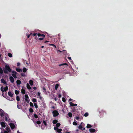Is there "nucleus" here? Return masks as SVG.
<instances>
[{"mask_svg":"<svg viewBox=\"0 0 133 133\" xmlns=\"http://www.w3.org/2000/svg\"><path fill=\"white\" fill-rule=\"evenodd\" d=\"M8 89V87L7 86H6L4 88L3 86L2 87H1V90L2 92H4L2 94L3 96L6 98L7 99H8V97L7 94L6 93V91H7Z\"/></svg>","mask_w":133,"mask_h":133,"instance_id":"obj_1","label":"nucleus"},{"mask_svg":"<svg viewBox=\"0 0 133 133\" xmlns=\"http://www.w3.org/2000/svg\"><path fill=\"white\" fill-rule=\"evenodd\" d=\"M39 37H42V38H38V40H39L41 41L43 39V38L45 37V35L44 34H41L40 33H38L37 34Z\"/></svg>","mask_w":133,"mask_h":133,"instance_id":"obj_2","label":"nucleus"},{"mask_svg":"<svg viewBox=\"0 0 133 133\" xmlns=\"http://www.w3.org/2000/svg\"><path fill=\"white\" fill-rule=\"evenodd\" d=\"M52 113L53 114V116L54 117H56L59 114V113L58 111L56 110L53 111L52 112Z\"/></svg>","mask_w":133,"mask_h":133,"instance_id":"obj_3","label":"nucleus"},{"mask_svg":"<svg viewBox=\"0 0 133 133\" xmlns=\"http://www.w3.org/2000/svg\"><path fill=\"white\" fill-rule=\"evenodd\" d=\"M17 74V73L16 71H12V75L13 76L15 79H16L17 78L16 76V74Z\"/></svg>","mask_w":133,"mask_h":133,"instance_id":"obj_4","label":"nucleus"},{"mask_svg":"<svg viewBox=\"0 0 133 133\" xmlns=\"http://www.w3.org/2000/svg\"><path fill=\"white\" fill-rule=\"evenodd\" d=\"M8 71V66L6 65L4 69V71L5 73H7Z\"/></svg>","mask_w":133,"mask_h":133,"instance_id":"obj_5","label":"nucleus"},{"mask_svg":"<svg viewBox=\"0 0 133 133\" xmlns=\"http://www.w3.org/2000/svg\"><path fill=\"white\" fill-rule=\"evenodd\" d=\"M9 125H10V126L12 130L14 129L15 127V125L14 123H10V124H9Z\"/></svg>","mask_w":133,"mask_h":133,"instance_id":"obj_6","label":"nucleus"},{"mask_svg":"<svg viewBox=\"0 0 133 133\" xmlns=\"http://www.w3.org/2000/svg\"><path fill=\"white\" fill-rule=\"evenodd\" d=\"M0 115L2 117L4 116V112L1 109H0Z\"/></svg>","mask_w":133,"mask_h":133,"instance_id":"obj_7","label":"nucleus"},{"mask_svg":"<svg viewBox=\"0 0 133 133\" xmlns=\"http://www.w3.org/2000/svg\"><path fill=\"white\" fill-rule=\"evenodd\" d=\"M9 79L10 81L12 83H13L14 82V79L13 77L11 76L9 78Z\"/></svg>","mask_w":133,"mask_h":133,"instance_id":"obj_8","label":"nucleus"},{"mask_svg":"<svg viewBox=\"0 0 133 133\" xmlns=\"http://www.w3.org/2000/svg\"><path fill=\"white\" fill-rule=\"evenodd\" d=\"M19 102H17V108L19 109H22V107L21 104L19 105Z\"/></svg>","mask_w":133,"mask_h":133,"instance_id":"obj_9","label":"nucleus"},{"mask_svg":"<svg viewBox=\"0 0 133 133\" xmlns=\"http://www.w3.org/2000/svg\"><path fill=\"white\" fill-rule=\"evenodd\" d=\"M2 126L4 128L5 127L6 125L5 123L3 122H1L0 123Z\"/></svg>","mask_w":133,"mask_h":133,"instance_id":"obj_10","label":"nucleus"},{"mask_svg":"<svg viewBox=\"0 0 133 133\" xmlns=\"http://www.w3.org/2000/svg\"><path fill=\"white\" fill-rule=\"evenodd\" d=\"M1 81L2 83H4L5 85H7V83H6V82L3 79H1Z\"/></svg>","mask_w":133,"mask_h":133,"instance_id":"obj_11","label":"nucleus"},{"mask_svg":"<svg viewBox=\"0 0 133 133\" xmlns=\"http://www.w3.org/2000/svg\"><path fill=\"white\" fill-rule=\"evenodd\" d=\"M69 104H70V105L71 106L74 107V106H76L77 105V104H74L73 103H72V102H70Z\"/></svg>","mask_w":133,"mask_h":133,"instance_id":"obj_12","label":"nucleus"},{"mask_svg":"<svg viewBox=\"0 0 133 133\" xmlns=\"http://www.w3.org/2000/svg\"><path fill=\"white\" fill-rule=\"evenodd\" d=\"M89 131L91 133L94 132H95V129L91 128L89 129Z\"/></svg>","mask_w":133,"mask_h":133,"instance_id":"obj_13","label":"nucleus"},{"mask_svg":"<svg viewBox=\"0 0 133 133\" xmlns=\"http://www.w3.org/2000/svg\"><path fill=\"white\" fill-rule=\"evenodd\" d=\"M21 83V81L19 80H17L16 81V83L17 85H19Z\"/></svg>","mask_w":133,"mask_h":133,"instance_id":"obj_14","label":"nucleus"},{"mask_svg":"<svg viewBox=\"0 0 133 133\" xmlns=\"http://www.w3.org/2000/svg\"><path fill=\"white\" fill-rule=\"evenodd\" d=\"M16 70L17 72H21L22 71V70L19 68H16Z\"/></svg>","mask_w":133,"mask_h":133,"instance_id":"obj_15","label":"nucleus"},{"mask_svg":"<svg viewBox=\"0 0 133 133\" xmlns=\"http://www.w3.org/2000/svg\"><path fill=\"white\" fill-rule=\"evenodd\" d=\"M78 128L80 130H83V127L81 125V124L79 125L78 127Z\"/></svg>","mask_w":133,"mask_h":133,"instance_id":"obj_16","label":"nucleus"},{"mask_svg":"<svg viewBox=\"0 0 133 133\" xmlns=\"http://www.w3.org/2000/svg\"><path fill=\"white\" fill-rule=\"evenodd\" d=\"M63 65H68V64L67 63H63L61 64H59L58 66H61Z\"/></svg>","mask_w":133,"mask_h":133,"instance_id":"obj_17","label":"nucleus"},{"mask_svg":"<svg viewBox=\"0 0 133 133\" xmlns=\"http://www.w3.org/2000/svg\"><path fill=\"white\" fill-rule=\"evenodd\" d=\"M92 127V125L89 124H88L87 126V128H91Z\"/></svg>","mask_w":133,"mask_h":133,"instance_id":"obj_18","label":"nucleus"},{"mask_svg":"<svg viewBox=\"0 0 133 133\" xmlns=\"http://www.w3.org/2000/svg\"><path fill=\"white\" fill-rule=\"evenodd\" d=\"M8 128L7 127L6 128V130L4 131L3 133H8Z\"/></svg>","mask_w":133,"mask_h":133,"instance_id":"obj_19","label":"nucleus"},{"mask_svg":"<svg viewBox=\"0 0 133 133\" xmlns=\"http://www.w3.org/2000/svg\"><path fill=\"white\" fill-rule=\"evenodd\" d=\"M58 122V121L57 120L55 119V120H54V121H53L52 122V123L54 124H55L57 123Z\"/></svg>","mask_w":133,"mask_h":133,"instance_id":"obj_20","label":"nucleus"},{"mask_svg":"<svg viewBox=\"0 0 133 133\" xmlns=\"http://www.w3.org/2000/svg\"><path fill=\"white\" fill-rule=\"evenodd\" d=\"M27 70V69H26V68L24 67L23 68V71L24 72H25Z\"/></svg>","mask_w":133,"mask_h":133,"instance_id":"obj_21","label":"nucleus"},{"mask_svg":"<svg viewBox=\"0 0 133 133\" xmlns=\"http://www.w3.org/2000/svg\"><path fill=\"white\" fill-rule=\"evenodd\" d=\"M29 83L31 85H32L33 84V82L32 80H30L29 81Z\"/></svg>","mask_w":133,"mask_h":133,"instance_id":"obj_22","label":"nucleus"},{"mask_svg":"<svg viewBox=\"0 0 133 133\" xmlns=\"http://www.w3.org/2000/svg\"><path fill=\"white\" fill-rule=\"evenodd\" d=\"M71 109L72 110V112H75L76 111V109L75 108L73 107L71 108Z\"/></svg>","mask_w":133,"mask_h":133,"instance_id":"obj_23","label":"nucleus"},{"mask_svg":"<svg viewBox=\"0 0 133 133\" xmlns=\"http://www.w3.org/2000/svg\"><path fill=\"white\" fill-rule=\"evenodd\" d=\"M62 130L61 129H58L57 130V132L59 133L61 132L62 131Z\"/></svg>","mask_w":133,"mask_h":133,"instance_id":"obj_24","label":"nucleus"},{"mask_svg":"<svg viewBox=\"0 0 133 133\" xmlns=\"http://www.w3.org/2000/svg\"><path fill=\"white\" fill-rule=\"evenodd\" d=\"M21 92L23 94H25V90L23 89H22V90H21Z\"/></svg>","mask_w":133,"mask_h":133,"instance_id":"obj_25","label":"nucleus"},{"mask_svg":"<svg viewBox=\"0 0 133 133\" xmlns=\"http://www.w3.org/2000/svg\"><path fill=\"white\" fill-rule=\"evenodd\" d=\"M32 101L34 103H35V102H37V101L36 100V99L35 98H33L32 99Z\"/></svg>","mask_w":133,"mask_h":133,"instance_id":"obj_26","label":"nucleus"},{"mask_svg":"<svg viewBox=\"0 0 133 133\" xmlns=\"http://www.w3.org/2000/svg\"><path fill=\"white\" fill-rule=\"evenodd\" d=\"M21 76L22 77H25L26 76V75L25 74L23 73H21Z\"/></svg>","mask_w":133,"mask_h":133,"instance_id":"obj_27","label":"nucleus"},{"mask_svg":"<svg viewBox=\"0 0 133 133\" xmlns=\"http://www.w3.org/2000/svg\"><path fill=\"white\" fill-rule=\"evenodd\" d=\"M27 87L29 89H31V87L28 83H27Z\"/></svg>","mask_w":133,"mask_h":133,"instance_id":"obj_28","label":"nucleus"},{"mask_svg":"<svg viewBox=\"0 0 133 133\" xmlns=\"http://www.w3.org/2000/svg\"><path fill=\"white\" fill-rule=\"evenodd\" d=\"M13 95V94H12L11 92L9 91V96L10 97H12Z\"/></svg>","mask_w":133,"mask_h":133,"instance_id":"obj_29","label":"nucleus"},{"mask_svg":"<svg viewBox=\"0 0 133 133\" xmlns=\"http://www.w3.org/2000/svg\"><path fill=\"white\" fill-rule=\"evenodd\" d=\"M29 111L31 113L33 112H34V110L32 109L31 108H30L29 109Z\"/></svg>","mask_w":133,"mask_h":133,"instance_id":"obj_30","label":"nucleus"},{"mask_svg":"<svg viewBox=\"0 0 133 133\" xmlns=\"http://www.w3.org/2000/svg\"><path fill=\"white\" fill-rule=\"evenodd\" d=\"M59 84H56L55 86V89L56 90L58 88V87Z\"/></svg>","mask_w":133,"mask_h":133,"instance_id":"obj_31","label":"nucleus"},{"mask_svg":"<svg viewBox=\"0 0 133 133\" xmlns=\"http://www.w3.org/2000/svg\"><path fill=\"white\" fill-rule=\"evenodd\" d=\"M60 125H61V124L59 123H56V126L57 127H59L60 126Z\"/></svg>","mask_w":133,"mask_h":133,"instance_id":"obj_32","label":"nucleus"},{"mask_svg":"<svg viewBox=\"0 0 133 133\" xmlns=\"http://www.w3.org/2000/svg\"><path fill=\"white\" fill-rule=\"evenodd\" d=\"M34 106H35V108L36 109H37L38 108V106L37 103H34Z\"/></svg>","mask_w":133,"mask_h":133,"instance_id":"obj_33","label":"nucleus"},{"mask_svg":"<svg viewBox=\"0 0 133 133\" xmlns=\"http://www.w3.org/2000/svg\"><path fill=\"white\" fill-rule=\"evenodd\" d=\"M16 100L18 102H19L20 101V98L18 96H16Z\"/></svg>","mask_w":133,"mask_h":133,"instance_id":"obj_34","label":"nucleus"},{"mask_svg":"<svg viewBox=\"0 0 133 133\" xmlns=\"http://www.w3.org/2000/svg\"><path fill=\"white\" fill-rule=\"evenodd\" d=\"M25 101H26L28 103H29L30 100L29 99H27V98H25Z\"/></svg>","mask_w":133,"mask_h":133,"instance_id":"obj_35","label":"nucleus"},{"mask_svg":"<svg viewBox=\"0 0 133 133\" xmlns=\"http://www.w3.org/2000/svg\"><path fill=\"white\" fill-rule=\"evenodd\" d=\"M69 116L70 117H71L72 116V113L71 112H69L68 114Z\"/></svg>","mask_w":133,"mask_h":133,"instance_id":"obj_36","label":"nucleus"},{"mask_svg":"<svg viewBox=\"0 0 133 133\" xmlns=\"http://www.w3.org/2000/svg\"><path fill=\"white\" fill-rule=\"evenodd\" d=\"M36 123L38 125H40L41 124V122L39 121H37Z\"/></svg>","mask_w":133,"mask_h":133,"instance_id":"obj_37","label":"nucleus"},{"mask_svg":"<svg viewBox=\"0 0 133 133\" xmlns=\"http://www.w3.org/2000/svg\"><path fill=\"white\" fill-rule=\"evenodd\" d=\"M25 98L29 99L28 96L27 94H26L25 95Z\"/></svg>","mask_w":133,"mask_h":133,"instance_id":"obj_38","label":"nucleus"},{"mask_svg":"<svg viewBox=\"0 0 133 133\" xmlns=\"http://www.w3.org/2000/svg\"><path fill=\"white\" fill-rule=\"evenodd\" d=\"M43 123L46 126L47 125V123H46V121H45L44 120L43 122Z\"/></svg>","mask_w":133,"mask_h":133,"instance_id":"obj_39","label":"nucleus"},{"mask_svg":"<svg viewBox=\"0 0 133 133\" xmlns=\"http://www.w3.org/2000/svg\"><path fill=\"white\" fill-rule=\"evenodd\" d=\"M62 101L64 102H65L66 101L65 98L64 97L62 98Z\"/></svg>","mask_w":133,"mask_h":133,"instance_id":"obj_40","label":"nucleus"},{"mask_svg":"<svg viewBox=\"0 0 133 133\" xmlns=\"http://www.w3.org/2000/svg\"><path fill=\"white\" fill-rule=\"evenodd\" d=\"M15 93L16 94L18 95L19 94V91L17 90H15Z\"/></svg>","mask_w":133,"mask_h":133,"instance_id":"obj_41","label":"nucleus"},{"mask_svg":"<svg viewBox=\"0 0 133 133\" xmlns=\"http://www.w3.org/2000/svg\"><path fill=\"white\" fill-rule=\"evenodd\" d=\"M89 115V114L88 112L85 113L84 114V116L85 117H87Z\"/></svg>","mask_w":133,"mask_h":133,"instance_id":"obj_42","label":"nucleus"},{"mask_svg":"<svg viewBox=\"0 0 133 133\" xmlns=\"http://www.w3.org/2000/svg\"><path fill=\"white\" fill-rule=\"evenodd\" d=\"M73 124L75 125H77V124L76 122H74L73 123Z\"/></svg>","mask_w":133,"mask_h":133,"instance_id":"obj_43","label":"nucleus"},{"mask_svg":"<svg viewBox=\"0 0 133 133\" xmlns=\"http://www.w3.org/2000/svg\"><path fill=\"white\" fill-rule=\"evenodd\" d=\"M3 72V71L2 69L0 67V73L2 74Z\"/></svg>","mask_w":133,"mask_h":133,"instance_id":"obj_44","label":"nucleus"},{"mask_svg":"<svg viewBox=\"0 0 133 133\" xmlns=\"http://www.w3.org/2000/svg\"><path fill=\"white\" fill-rule=\"evenodd\" d=\"M30 105L31 107H34L33 104L31 102L30 103Z\"/></svg>","mask_w":133,"mask_h":133,"instance_id":"obj_45","label":"nucleus"},{"mask_svg":"<svg viewBox=\"0 0 133 133\" xmlns=\"http://www.w3.org/2000/svg\"><path fill=\"white\" fill-rule=\"evenodd\" d=\"M34 117H35V118H38V115L36 114H34Z\"/></svg>","mask_w":133,"mask_h":133,"instance_id":"obj_46","label":"nucleus"},{"mask_svg":"<svg viewBox=\"0 0 133 133\" xmlns=\"http://www.w3.org/2000/svg\"><path fill=\"white\" fill-rule=\"evenodd\" d=\"M12 57V55L10 53H9V57Z\"/></svg>","mask_w":133,"mask_h":133,"instance_id":"obj_47","label":"nucleus"},{"mask_svg":"<svg viewBox=\"0 0 133 133\" xmlns=\"http://www.w3.org/2000/svg\"><path fill=\"white\" fill-rule=\"evenodd\" d=\"M49 45H52V46H54V47L55 48H56V45H55L54 44H49Z\"/></svg>","mask_w":133,"mask_h":133,"instance_id":"obj_48","label":"nucleus"},{"mask_svg":"<svg viewBox=\"0 0 133 133\" xmlns=\"http://www.w3.org/2000/svg\"><path fill=\"white\" fill-rule=\"evenodd\" d=\"M54 129L55 130H56V131H57V130L58 129V128L57 127H55Z\"/></svg>","mask_w":133,"mask_h":133,"instance_id":"obj_49","label":"nucleus"},{"mask_svg":"<svg viewBox=\"0 0 133 133\" xmlns=\"http://www.w3.org/2000/svg\"><path fill=\"white\" fill-rule=\"evenodd\" d=\"M79 116H77L76 117V119L77 120H78L79 119Z\"/></svg>","mask_w":133,"mask_h":133,"instance_id":"obj_50","label":"nucleus"},{"mask_svg":"<svg viewBox=\"0 0 133 133\" xmlns=\"http://www.w3.org/2000/svg\"><path fill=\"white\" fill-rule=\"evenodd\" d=\"M20 65V63H19V62H18L17 63V66H19Z\"/></svg>","mask_w":133,"mask_h":133,"instance_id":"obj_51","label":"nucleus"},{"mask_svg":"<svg viewBox=\"0 0 133 133\" xmlns=\"http://www.w3.org/2000/svg\"><path fill=\"white\" fill-rule=\"evenodd\" d=\"M32 34V33H31L29 35H27V38H29L30 36Z\"/></svg>","mask_w":133,"mask_h":133,"instance_id":"obj_52","label":"nucleus"},{"mask_svg":"<svg viewBox=\"0 0 133 133\" xmlns=\"http://www.w3.org/2000/svg\"><path fill=\"white\" fill-rule=\"evenodd\" d=\"M37 95L39 96H40V93L39 92H37Z\"/></svg>","mask_w":133,"mask_h":133,"instance_id":"obj_53","label":"nucleus"},{"mask_svg":"<svg viewBox=\"0 0 133 133\" xmlns=\"http://www.w3.org/2000/svg\"><path fill=\"white\" fill-rule=\"evenodd\" d=\"M14 99L13 98H11V99H10V98H9V100H10V101H13Z\"/></svg>","mask_w":133,"mask_h":133,"instance_id":"obj_54","label":"nucleus"},{"mask_svg":"<svg viewBox=\"0 0 133 133\" xmlns=\"http://www.w3.org/2000/svg\"><path fill=\"white\" fill-rule=\"evenodd\" d=\"M62 96L61 95V94H59L58 95V97L59 98H60Z\"/></svg>","mask_w":133,"mask_h":133,"instance_id":"obj_55","label":"nucleus"},{"mask_svg":"<svg viewBox=\"0 0 133 133\" xmlns=\"http://www.w3.org/2000/svg\"><path fill=\"white\" fill-rule=\"evenodd\" d=\"M37 34V33H34L32 34V35L33 36H36Z\"/></svg>","mask_w":133,"mask_h":133,"instance_id":"obj_56","label":"nucleus"},{"mask_svg":"<svg viewBox=\"0 0 133 133\" xmlns=\"http://www.w3.org/2000/svg\"><path fill=\"white\" fill-rule=\"evenodd\" d=\"M11 70L9 66V72H10L11 71Z\"/></svg>","mask_w":133,"mask_h":133,"instance_id":"obj_57","label":"nucleus"},{"mask_svg":"<svg viewBox=\"0 0 133 133\" xmlns=\"http://www.w3.org/2000/svg\"><path fill=\"white\" fill-rule=\"evenodd\" d=\"M68 59L70 60H71V58L70 57H68Z\"/></svg>","mask_w":133,"mask_h":133,"instance_id":"obj_58","label":"nucleus"},{"mask_svg":"<svg viewBox=\"0 0 133 133\" xmlns=\"http://www.w3.org/2000/svg\"><path fill=\"white\" fill-rule=\"evenodd\" d=\"M33 89L35 90H36V89H37V88L36 87H34L33 88Z\"/></svg>","mask_w":133,"mask_h":133,"instance_id":"obj_59","label":"nucleus"},{"mask_svg":"<svg viewBox=\"0 0 133 133\" xmlns=\"http://www.w3.org/2000/svg\"><path fill=\"white\" fill-rule=\"evenodd\" d=\"M9 133H10L11 132V130L10 129L9 127Z\"/></svg>","mask_w":133,"mask_h":133,"instance_id":"obj_60","label":"nucleus"},{"mask_svg":"<svg viewBox=\"0 0 133 133\" xmlns=\"http://www.w3.org/2000/svg\"><path fill=\"white\" fill-rule=\"evenodd\" d=\"M43 90L44 91H45L46 90V89L44 87H43Z\"/></svg>","mask_w":133,"mask_h":133,"instance_id":"obj_61","label":"nucleus"},{"mask_svg":"<svg viewBox=\"0 0 133 133\" xmlns=\"http://www.w3.org/2000/svg\"><path fill=\"white\" fill-rule=\"evenodd\" d=\"M49 42V41H45L44 42V43H47V42Z\"/></svg>","mask_w":133,"mask_h":133,"instance_id":"obj_62","label":"nucleus"},{"mask_svg":"<svg viewBox=\"0 0 133 133\" xmlns=\"http://www.w3.org/2000/svg\"><path fill=\"white\" fill-rule=\"evenodd\" d=\"M54 99L55 101H57V98H56V97H55V98H54Z\"/></svg>","mask_w":133,"mask_h":133,"instance_id":"obj_63","label":"nucleus"},{"mask_svg":"<svg viewBox=\"0 0 133 133\" xmlns=\"http://www.w3.org/2000/svg\"><path fill=\"white\" fill-rule=\"evenodd\" d=\"M51 108L53 109H54L55 108V107L54 106H52Z\"/></svg>","mask_w":133,"mask_h":133,"instance_id":"obj_64","label":"nucleus"}]
</instances>
